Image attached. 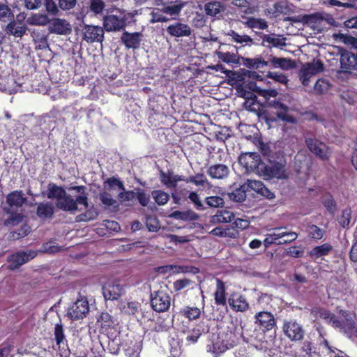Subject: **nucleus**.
Instances as JSON below:
<instances>
[{
  "instance_id": "1",
  "label": "nucleus",
  "mask_w": 357,
  "mask_h": 357,
  "mask_svg": "<svg viewBox=\"0 0 357 357\" xmlns=\"http://www.w3.org/2000/svg\"><path fill=\"white\" fill-rule=\"evenodd\" d=\"M69 190L77 193L75 198L68 194L63 187L50 183L47 185L46 195L48 199H55L56 206L63 211L74 213L79 210L78 205H82L85 208L89 207V194L85 186H72Z\"/></svg>"
},
{
  "instance_id": "2",
  "label": "nucleus",
  "mask_w": 357,
  "mask_h": 357,
  "mask_svg": "<svg viewBox=\"0 0 357 357\" xmlns=\"http://www.w3.org/2000/svg\"><path fill=\"white\" fill-rule=\"evenodd\" d=\"M319 314L321 319L348 338H357V321L349 311L340 310L335 315L329 311L320 310Z\"/></svg>"
},
{
  "instance_id": "3",
  "label": "nucleus",
  "mask_w": 357,
  "mask_h": 357,
  "mask_svg": "<svg viewBox=\"0 0 357 357\" xmlns=\"http://www.w3.org/2000/svg\"><path fill=\"white\" fill-rule=\"evenodd\" d=\"M259 175L265 179H287L289 178V173L286 167V161L280 160V161L269 160L268 163L262 162L259 165Z\"/></svg>"
},
{
  "instance_id": "4",
  "label": "nucleus",
  "mask_w": 357,
  "mask_h": 357,
  "mask_svg": "<svg viewBox=\"0 0 357 357\" xmlns=\"http://www.w3.org/2000/svg\"><path fill=\"white\" fill-rule=\"evenodd\" d=\"M133 17L130 13L119 11L116 14L107 15L103 18L104 29L109 32L120 31L125 29Z\"/></svg>"
},
{
  "instance_id": "5",
  "label": "nucleus",
  "mask_w": 357,
  "mask_h": 357,
  "mask_svg": "<svg viewBox=\"0 0 357 357\" xmlns=\"http://www.w3.org/2000/svg\"><path fill=\"white\" fill-rule=\"evenodd\" d=\"M151 305L155 312H166L171 306V297L165 290L155 291L151 294Z\"/></svg>"
},
{
  "instance_id": "6",
  "label": "nucleus",
  "mask_w": 357,
  "mask_h": 357,
  "mask_svg": "<svg viewBox=\"0 0 357 357\" xmlns=\"http://www.w3.org/2000/svg\"><path fill=\"white\" fill-rule=\"evenodd\" d=\"M324 70V64L319 60H314L312 62L303 65L299 72V77L304 86L308 85L311 77Z\"/></svg>"
},
{
  "instance_id": "7",
  "label": "nucleus",
  "mask_w": 357,
  "mask_h": 357,
  "mask_svg": "<svg viewBox=\"0 0 357 357\" xmlns=\"http://www.w3.org/2000/svg\"><path fill=\"white\" fill-rule=\"evenodd\" d=\"M89 311V305L86 298L77 300L68 309L67 316L72 321L82 319Z\"/></svg>"
},
{
  "instance_id": "8",
  "label": "nucleus",
  "mask_w": 357,
  "mask_h": 357,
  "mask_svg": "<svg viewBox=\"0 0 357 357\" xmlns=\"http://www.w3.org/2000/svg\"><path fill=\"white\" fill-rule=\"evenodd\" d=\"M37 252L35 250L17 252L8 257L9 262L8 269L15 270L27 263L36 257Z\"/></svg>"
},
{
  "instance_id": "9",
  "label": "nucleus",
  "mask_w": 357,
  "mask_h": 357,
  "mask_svg": "<svg viewBox=\"0 0 357 357\" xmlns=\"http://www.w3.org/2000/svg\"><path fill=\"white\" fill-rule=\"evenodd\" d=\"M282 330L284 335L292 341H298L303 338L305 331L297 321L290 319L283 323Z\"/></svg>"
},
{
  "instance_id": "10",
  "label": "nucleus",
  "mask_w": 357,
  "mask_h": 357,
  "mask_svg": "<svg viewBox=\"0 0 357 357\" xmlns=\"http://www.w3.org/2000/svg\"><path fill=\"white\" fill-rule=\"evenodd\" d=\"M305 144L309 150L323 160H327L331 155L329 148L319 140L308 137L305 139Z\"/></svg>"
},
{
  "instance_id": "11",
  "label": "nucleus",
  "mask_w": 357,
  "mask_h": 357,
  "mask_svg": "<svg viewBox=\"0 0 357 357\" xmlns=\"http://www.w3.org/2000/svg\"><path fill=\"white\" fill-rule=\"evenodd\" d=\"M102 294L105 300H118L124 292L123 285L118 280L108 281L102 286Z\"/></svg>"
},
{
  "instance_id": "12",
  "label": "nucleus",
  "mask_w": 357,
  "mask_h": 357,
  "mask_svg": "<svg viewBox=\"0 0 357 357\" xmlns=\"http://www.w3.org/2000/svg\"><path fill=\"white\" fill-rule=\"evenodd\" d=\"M157 6H162L163 13L170 16H178L185 7V2L182 0H158Z\"/></svg>"
},
{
  "instance_id": "13",
  "label": "nucleus",
  "mask_w": 357,
  "mask_h": 357,
  "mask_svg": "<svg viewBox=\"0 0 357 357\" xmlns=\"http://www.w3.org/2000/svg\"><path fill=\"white\" fill-rule=\"evenodd\" d=\"M239 163L244 166L247 170L255 171L259 174V165H262L260 155L254 152L241 154L238 157Z\"/></svg>"
},
{
  "instance_id": "14",
  "label": "nucleus",
  "mask_w": 357,
  "mask_h": 357,
  "mask_svg": "<svg viewBox=\"0 0 357 357\" xmlns=\"http://www.w3.org/2000/svg\"><path fill=\"white\" fill-rule=\"evenodd\" d=\"M340 61L342 71L351 73L352 70H357V52L342 51Z\"/></svg>"
},
{
  "instance_id": "15",
  "label": "nucleus",
  "mask_w": 357,
  "mask_h": 357,
  "mask_svg": "<svg viewBox=\"0 0 357 357\" xmlns=\"http://www.w3.org/2000/svg\"><path fill=\"white\" fill-rule=\"evenodd\" d=\"M255 324L263 331H270L275 326L273 314L268 311H261L255 314Z\"/></svg>"
},
{
  "instance_id": "16",
  "label": "nucleus",
  "mask_w": 357,
  "mask_h": 357,
  "mask_svg": "<svg viewBox=\"0 0 357 357\" xmlns=\"http://www.w3.org/2000/svg\"><path fill=\"white\" fill-rule=\"evenodd\" d=\"M104 38L103 29L99 26L85 25L83 29V39L87 43L102 42Z\"/></svg>"
},
{
  "instance_id": "17",
  "label": "nucleus",
  "mask_w": 357,
  "mask_h": 357,
  "mask_svg": "<svg viewBox=\"0 0 357 357\" xmlns=\"http://www.w3.org/2000/svg\"><path fill=\"white\" fill-rule=\"evenodd\" d=\"M243 188H246L248 191L253 190L269 199H272L275 197L274 193L267 188L264 183L260 181L248 180L243 183Z\"/></svg>"
},
{
  "instance_id": "18",
  "label": "nucleus",
  "mask_w": 357,
  "mask_h": 357,
  "mask_svg": "<svg viewBox=\"0 0 357 357\" xmlns=\"http://www.w3.org/2000/svg\"><path fill=\"white\" fill-rule=\"evenodd\" d=\"M166 31L171 36L175 38L189 37L192 34L190 26L179 22L169 24L167 27Z\"/></svg>"
},
{
  "instance_id": "19",
  "label": "nucleus",
  "mask_w": 357,
  "mask_h": 357,
  "mask_svg": "<svg viewBox=\"0 0 357 357\" xmlns=\"http://www.w3.org/2000/svg\"><path fill=\"white\" fill-rule=\"evenodd\" d=\"M142 34L139 32L129 33L124 31L121 37V43L128 49H138L142 40Z\"/></svg>"
},
{
  "instance_id": "20",
  "label": "nucleus",
  "mask_w": 357,
  "mask_h": 357,
  "mask_svg": "<svg viewBox=\"0 0 357 357\" xmlns=\"http://www.w3.org/2000/svg\"><path fill=\"white\" fill-rule=\"evenodd\" d=\"M206 173L212 179L222 180L228 177L230 170L226 165L215 164L207 168Z\"/></svg>"
},
{
  "instance_id": "21",
  "label": "nucleus",
  "mask_w": 357,
  "mask_h": 357,
  "mask_svg": "<svg viewBox=\"0 0 357 357\" xmlns=\"http://www.w3.org/2000/svg\"><path fill=\"white\" fill-rule=\"evenodd\" d=\"M268 105L275 110V114L279 119L288 123L294 121V117L288 114L289 107L286 105L277 100L271 101Z\"/></svg>"
},
{
  "instance_id": "22",
  "label": "nucleus",
  "mask_w": 357,
  "mask_h": 357,
  "mask_svg": "<svg viewBox=\"0 0 357 357\" xmlns=\"http://www.w3.org/2000/svg\"><path fill=\"white\" fill-rule=\"evenodd\" d=\"M160 179L161 183L168 188H176L179 181L186 182V177L185 176L174 174L172 172L165 173L163 171H160Z\"/></svg>"
},
{
  "instance_id": "23",
  "label": "nucleus",
  "mask_w": 357,
  "mask_h": 357,
  "mask_svg": "<svg viewBox=\"0 0 357 357\" xmlns=\"http://www.w3.org/2000/svg\"><path fill=\"white\" fill-rule=\"evenodd\" d=\"M49 31L56 34L66 35L70 33L71 26L66 20L56 18L50 22Z\"/></svg>"
},
{
  "instance_id": "24",
  "label": "nucleus",
  "mask_w": 357,
  "mask_h": 357,
  "mask_svg": "<svg viewBox=\"0 0 357 357\" xmlns=\"http://www.w3.org/2000/svg\"><path fill=\"white\" fill-rule=\"evenodd\" d=\"M28 30L26 24H20L12 20L8 23L4 29V31L8 36L22 38Z\"/></svg>"
},
{
  "instance_id": "25",
  "label": "nucleus",
  "mask_w": 357,
  "mask_h": 357,
  "mask_svg": "<svg viewBox=\"0 0 357 357\" xmlns=\"http://www.w3.org/2000/svg\"><path fill=\"white\" fill-rule=\"evenodd\" d=\"M268 60L269 66L274 68H281L283 70H289L295 67V63L291 59L279 58L270 55Z\"/></svg>"
},
{
  "instance_id": "26",
  "label": "nucleus",
  "mask_w": 357,
  "mask_h": 357,
  "mask_svg": "<svg viewBox=\"0 0 357 357\" xmlns=\"http://www.w3.org/2000/svg\"><path fill=\"white\" fill-rule=\"evenodd\" d=\"M284 229L285 227H275L270 229L264 241L265 248H267L272 244L281 245V236H282L281 234Z\"/></svg>"
},
{
  "instance_id": "27",
  "label": "nucleus",
  "mask_w": 357,
  "mask_h": 357,
  "mask_svg": "<svg viewBox=\"0 0 357 357\" xmlns=\"http://www.w3.org/2000/svg\"><path fill=\"white\" fill-rule=\"evenodd\" d=\"M228 47L229 49L233 48L236 50V52L227 50L226 52L217 51L215 52L218 58L222 61L227 63H234L238 64L240 62V56L237 53V48L236 47H230L228 45H225Z\"/></svg>"
},
{
  "instance_id": "28",
  "label": "nucleus",
  "mask_w": 357,
  "mask_h": 357,
  "mask_svg": "<svg viewBox=\"0 0 357 357\" xmlns=\"http://www.w3.org/2000/svg\"><path fill=\"white\" fill-rule=\"evenodd\" d=\"M226 10L225 3L220 1H211L204 5V10L207 15L216 17Z\"/></svg>"
},
{
  "instance_id": "29",
  "label": "nucleus",
  "mask_w": 357,
  "mask_h": 357,
  "mask_svg": "<svg viewBox=\"0 0 357 357\" xmlns=\"http://www.w3.org/2000/svg\"><path fill=\"white\" fill-rule=\"evenodd\" d=\"M54 213V206L51 202H41L37 204V216L40 220L51 218Z\"/></svg>"
},
{
  "instance_id": "30",
  "label": "nucleus",
  "mask_w": 357,
  "mask_h": 357,
  "mask_svg": "<svg viewBox=\"0 0 357 357\" xmlns=\"http://www.w3.org/2000/svg\"><path fill=\"white\" fill-rule=\"evenodd\" d=\"M26 201L21 190H15L6 196V202L10 207L19 208Z\"/></svg>"
},
{
  "instance_id": "31",
  "label": "nucleus",
  "mask_w": 357,
  "mask_h": 357,
  "mask_svg": "<svg viewBox=\"0 0 357 357\" xmlns=\"http://www.w3.org/2000/svg\"><path fill=\"white\" fill-rule=\"evenodd\" d=\"M234 220V214L227 210L218 211L215 215L211 217L212 224L231 222Z\"/></svg>"
},
{
  "instance_id": "32",
  "label": "nucleus",
  "mask_w": 357,
  "mask_h": 357,
  "mask_svg": "<svg viewBox=\"0 0 357 357\" xmlns=\"http://www.w3.org/2000/svg\"><path fill=\"white\" fill-rule=\"evenodd\" d=\"M229 304L235 311L244 312L249 305L245 298L241 295H234L229 298Z\"/></svg>"
},
{
  "instance_id": "33",
  "label": "nucleus",
  "mask_w": 357,
  "mask_h": 357,
  "mask_svg": "<svg viewBox=\"0 0 357 357\" xmlns=\"http://www.w3.org/2000/svg\"><path fill=\"white\" fill-rule=\"evenodd\" d=\"M169 217L184 221L197 220L199 218V215L191 210L185 211H175L172 213Z\"/></svg>"
},
{
  "instance_id": "34",
  "label": "nucleus",
  "mask_w": 357,
  "mask_h": 357,
  "mask_svg": "<svg viewBox=\"0 0 357 357\" xmlns=\"http://www.w3.org/2000/svg\"><path fill=\"white\" fill-rule=\"evenodd\" d=\"M214 296L216 304L222 305L226 304L225 284L218 278L216 279V291Z\"/></svg>"
},
{
  "instance_id": "35",
  "label": "nucleus",
  "mask_w": 357,
  "mask_h": 357,
  "mask_svg": "<svg viewBox=\"0 0 357 357\" xmlns=\"http://www.w3.org/2000/svg\"><path fill=\"white\" fill-rule=\"evenodd\" d=\"M242 59L243 60L244 65L250 68L259 69L269 66V60L266 61L261 56L256 57L254 59Z\"/></svg>"
},
{
  "instance_id": "36",
  "label": "nucleus",
  "mask_w": 357,
  "mask_h": 357,
  "mask_svg": "<svg viewBox=\"0 0 357 357\" xmlns=\"http://www.w3.org/2000/svg\"><path fill=\"white\" fill-rule=\"evenodd\" d=\"M50 22L46 14L35 13L27 19V23L33 26H45Z\"/></svg>"
},
{
  "instance_id": "37",
  "label": "nucleus",
  "mask_w": 357,
  "mask_h": 357,
  "mask_svg": "<svg viewBox=\"0 0 357 357\" xmlns=\"http://www.w3.org/2000/svg\"><path fill=\"white\" fill-rule=\"evenodd\" d=\"M333 249L329 243H324L319 246L312 248L310 252V255L312 258H319L327 255Z\"/></svg>"
},
{
  "instance_id": "38",
  "label": "nucleus",
  "mask_w": 357,
  "mask_h": 357,
  "mask_svg": "<svg viewBox=\"0 0 357 357\" xmlns=\"http://www.w3.org/2000/svg\"><path fill=\"white\" fill-rule=\"evenodd\" d=\"M263 41L275 47L286 45V38L276 34L265 35L263 38Z\"/></svg>"
},
{
  "instance_id": "39",
  "label": "nucleus",
  "mask_w": 357,
  "mask_h": 357,
  "mask_svg": "<svg viewBox=\"0 0 357 357\" xmlns=\"http://www.w3.org/2000/svg\"><path fill=\"white\" fill-rule=\"evenodd\" d=\"M228 35L232 38L234 42L243 45H251L253 43V40L249 36L243 34L241 35L234 30H230Z\"/></svg>"
},
{
  "instance_id": "40",
  "label": "nucleus",
  "mask_w": 357,
  "mask_h": 357,
  "mask_svg": "<svg viewBox=\"0 0 357 357\" xmlns=\"http://www.w3.org/2000/svg\"><path fill=\"white\" fill-rule=\"evenodd\" d=\"M98 215V210L92 206L91 207L89 208L86 212L79 214L76 217L77 221L78 222H89L91 220H93L97 218Z\"/></svg>"
},
{
  "instance_id": "41",
  "label": "nucleus",
  "mask_w": 357,
  "mask_h": 357,
  "mask_svg": "<svg viewBox=\"0 0 357 357\" xmlns=\"http://www.w3.org/2000/svg\"><path fill=\"white\" fill-rule=\"evenodd\" d=\"M186 183H192L197 186H208L210 183L204 174L198 173L195 176L186 177Z\"/></svg>"
},
{
  "instance_id": "42",
  "label": "nucleus",
  "mask_w": 357,
  "mask_h": 357,
  "mask_svg": "<svg viewBox=\"0 0 357 357\" xmlns=\"http://www.w3.org/2000/svg\"><path fill=\"white\" fill-rule=\"evenodd\" d=\"M246 188H243V184L240 188L235 189L231 192L228 193L229 198L236 202H242L246 198Z\"/></svg>"
},
{
  "instance_id": "43",
  "label": "nucleus",
  "mask_w": 357,
  "mask_h": 357,
  "mask_svg": "<svg viewBox=\"0 0 357 357\" xmlns=\"http://www.w3.org/2000/svg\"><path fill=\"white\" fill-rule=\"evenodd\" d=\"M306 231L310 237L316 240L322 238L324 234V229L312 224H308L306 226Z\"/></svg>"
},
{
  "instance_id": "44",
  "label": "nucleus",
  "mask_w": 357,
  "mask_h": 357,
  "mask_svg": "<svg viewBox=\"0 0 357 357\" xmlns=\"http://www.w3.org/2000/svg\"><path fill=\"white\" fill-rule=\"evenodd\" d=\"M181 313L190 320H194L199 317L201 311L197 307L186 306L181 310Z\"/></svg>"
},
{
  "instance_id": "45",
  "label": "nucleus",
  "mask_w": 357,
  "mask_h": 357,
  "mask_svg": "<svg viewBox=\"0 0 357 357\" xmlns=\"http://www.w3.org/2000/svg\"><path fill=\"white\" fill-rule=\"evenodd\" d=\"M151 195L155 202L160 206L167 204L169 199V194L160 190L152 191Z\"/></svg>"
},
{
  "instance_id": "46",
  "label": "nucleus",
  "mask_w": 357,
  "mask_h": 357,
  "mask_svg": "<svg viewBox=\"0 0 357 357\" xmlns=\"http://www.w3.org/2000/svg\"><path fill=\"white\" fill-rule=\"evenodd\" d=\"M150 15L151 18L149 22L151 24H155L157 22H167L169 20L168 17L163 15L161 8L153 9Z\"/></svg>"
},
{
  "instance_id": "47",
  "label": "nucleus",
  "mask_w": 357,
  "mask_h": 357,
  "mask_svg": "<svg viewBox=\"0 0 357 357\" xmlns=\"http://www.w3.org/2000/svg\"><path fill=\"white\" fill-rule=\"evenodd\" d=\"M54 337L56 340V344L60 348L61 346L63 344V346H65V335H64V331L63 328L61 324H56L54 327Z\"/></svg>"
},
{
  "instance_id": "48",
  "label": "nucleus",
  "mask_w": 357,
  "mask_h": 357,
  "mask_svg": "<svg viewBox=\"0 0 357 357\" xmlns=\"http://www.w3.org/2000/svg\"><path fill=\"white\" fill-rule=\"evenodd\" d=\"M322 13H315L303 15V24L311 25L319 23L321 21Z\"/></svg>"
},
{
  "instance_id": "49",
  "label": "nucleus",
  "mask_w": 357,
  "mask_h": 357,
  "mask_svg": "<svg viewBox=\"0 0 357 357\" xmlns=\"http://www.w3.org/2000/svg\"><path fill=\"white\" fill-rule=\"evenodd\" d=\"M105 7V3L102 0H91L89 9L96 15L100 14Z\"/></svg>"
},
{
  "instance_id": "50",
  "label": "nucleus",
  "mask_w": 357,
  "mask_h": 357,
  "mask_svg": "<svg viewBox=\"0 0 357 357\" xmlns=\"http://www.w3.org/2000/svg\"><path fill=\"white\" fill-rule=\"evenodd\" d=\"M98 321L101 324L102 328H109L114 324L112 316L107 312L101 313Z\"/></svg>"
},
{
  "instance_id": "51",
  "label": "nucleus",
  "mask_w": 357,
  "mask_h": 357,
  "mask_svg": "<svg viewBox=\"0 0 357 357\" xmlns=\"http://www.w3.org/2000/svg\"><path fill=\"white\" fill-rule=\"evenodd\" d=\"M205 202L208 206L213 208L222 207L225 204L224 199L219 196L207 197Z\"/></svg>"
},
{
  "instance_id": "52",
  "label": "nucleus",
  "mask_w": 357,
  "mask_h": 357,
  "mask_svg": "<svg viewBox=\"0 0 357 357\" xmlns=\"http://www.w3.org/2000/svg\"><path fill=\"white\" fill-rule=\"evenodd\" d=\"M170 346V354L172 357H183L178 340L172 339Z\"/></svg>"
},
{
  "instance_id": "53",
  "label": "nucleus",
  "mask_w": 357,
  "mask_h": 357,
  "mask_svg": "<svg viewBox=\"0 0 357 357\" xmlns=\"http://www.w3.org/2000/svg\"><path fill=\"white\" fill-rule=\"evenodd\" d=\"M351 208H347L342 211L341 216L338 218V222L342 227L345 228L349 226L351 218Z\"/></svg>"
},
{
  "instance_id": "54",
  "label": "nucleus",
  "mask_w": 357,
  "mask_h": 357,
  "mask_svg": "<svg viewBox=\"0 0 357 357\" xmlns=\"http://www.w3.org/2000/svg\"><path fill=\"white\" fill-rule=\"evenodd\" d=\"M146 225L149 231L152 232H155L160 228V222L155 216L147 217Z\"/></svg>"
},
{
  "instance_id": "55",
  "label": "nucleus",
  "mask_w": 357,
  "mask_h": 357,
  "mask_svg": "<svg viewBox=\"0 0 357 357\" xmlns=\"http://www.w3.org/2000/svg\"><path fill=\"white\" fill-rule=\"evenodd\" d=\"M188 199L194 204L195 208L198 211H204L205 207L202 202L199 195L196 192H190Z\"/></svg>"
},
{
  "instance_id": "56",
  "label": "nucleus",
  "mask_w": 357,
  "mask_h": 357,
  "mask_svg": "<svg viewBox=\"0 0 357 357\" xmlns=\"http://www.w3.org/2000/svg\"><path fill=\"white\" fill-rule=\"evenodd\" d=\"M31 231V228L27 225H24L20 229L10 233V237L13 239H19L27 236Z\"/></svg>"
},
{
  "instance_id": "57",
  "label": "nucleus",
  "mask_w": 357,
  "mask_h": 357,
  "mask_svg": "<svg viewBox=\"0 0 357 357\" xmlns=\"http://www.w3.org/2000/svg\"><path fill=\"white\" fill-rule=\"evenodd\" d=\"M266 77L280 84H287L289 82L287 77L278 72H268Z\"/></svg>"
},
{
  "instance_id": "58",
  "label": "nucleus",
  "mask_w": 357,
  "mask_h": 357,
  "mask_svg": "<svg viewBox=\"0 0 357 357\" xmlns=\"http://www.w3.org/2000/svg\"><path fill=\"white\" fill-rule=\"evenodd\" d=\"M24 216L21 213H12L8 219L4 221L5 226H15L21 223Z\"/></svg>"
},
{
  "instance_id": "59",
  "label": "nucleus",
  "mask_w": 357,
  "mask_h": 357,
  "mask_svg": "<svg viewBox=\"0 0 357 357\" xmlns=\"http://www.w3.org/2000/svg\"><path fill=\"white\" fill-rule=\"evenodd\" d=\"M281 234L282 235L281 236V245L289 243L295 241L298 237V234L296 232L288 231L286 227L284 230H282Z\"/></svg>"
},
{
  "instance_id": "60",
  "label": "nucleus",
  "mask_w": 357,
  "mask_h": 357,
  "mask_svg": "<svg viewBox=\"0 0 357 357\" xmlns=\"http://www.w3.org/2000/svg\"><path fill=\"white\" fill-rule=\"evenodd\" d=\"M43 4L45 6L46 11L53 15L59 13V8L54 0H42Z\"/></svg>"
},
{
  "instance_id": "61",
  "label": "nucleus",
  "mask_w": 357,
  "mask_h": 357,
  "mask_svg": "<svg viewBox=\"0 0 357 357\" xmlns=\"http://www.w3.org/2000/svg\"><path fill=\"white\" fill-rule=\"evenodd\" d=\"M192 284V281L190 279L184 278L177 280L173 283V288L174 291H179Z\"/></svg>"
},
{
  "instance_id": "62",
  "label": "nucleus",
  "mask_w": 357,
  "mask_h": 357,
  "mask_svg": "<svg viewBox=\"0 0 357 357\" xmlns=\"http://www.w3.org/2000/svg\"><path fill=\"white\" fill-rule=\"evenodd\" d=\"M228 349V344L225 343L223 341L221 343L216 342L213 344L211 351L214 354V356L218 357L220 354L225 352Z\"/></svg>"
},
{
  "instance_id": "63",
  "label": "nucleus",
  "mask_w": 357,
  "mask_h": 357,
  "mask_svg": "<svg viewBox=\"0 0 357 357\" xmlns=\"http://www.w3.org/2000/svg\"><path fill=\"white\" fill-rule=\"evenodd\" d=\"M139 307L140 304L138 302L131 301L123 307V311L126 314L134 315L139 311Z\"/></svg>"
},
{
  "instance_id": "64",
  "label": "nucleus",
  "mask_w": 357,
  "mask_h": 357,
  "mask_svg": "<svg viewBox=\"0 0 357 357\" xmlns=\"http://www.w3.org/2000/svg\"><path fill=\"white\" fill-rule=\"evenodd\" d=\"M136 197L137 198L140 204L143 206H146L148 205L150 201V196L145 193L143 190L136 189Z\"/></svg>"
}]
</instances>
